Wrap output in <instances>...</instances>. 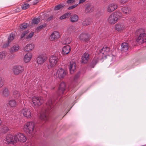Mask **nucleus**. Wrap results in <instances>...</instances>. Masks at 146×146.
Here are the masks:
<instances>
[{
	"label": "nucleus",
	"mask_w": 146,
	"mask_h": 146,
	"mask_svg": "<svg viewBox=\"0 0 146 146\" xmlns=\"http://www.w3.org/2000/svg\"><path fill=\"white\" fill-rule=\"evenodd\" d=\"M47 109L44 111H42L40 114L38 123L43 124L48 120L49 112L52 111V109L53 107V102L51 98H49L46 103Z\"/></svg>",
	"instance_id": "f257e3e1"
},
{
	"label": "nucleus",
	"mask_w": 146,
	"mask_h": 146,
	"mask_svg": "<svg viewBox=\"0 0 146 146\" xmlns=\"http://www.w3.org/2000/svg\"><path fill=\"white\" fill-rule=\"evenodd\" d=\"M135 33L137 35H139L136 40L137 42L142 44L146 42V36L144 29L141 28L137 30Z\"/></svg>",
	"instance_id": "f03ea898"
},
{
	"label": "nucleus",
	"mask_w": 146,
	"mask_h": 146,
	"mask_svg": "<svg viewBox=\"0 0 146 146\" xmlns=\"http://www.w3.org/2000/svg\"><path fill=\"white\" fill-rule=\"evenodd\" d=\"M121 16V13L119 12H115L111 13L109 16L108 19V23L111 25L116 23L119 17Z\"/></svg>",
	"instance_id": "7ed1b4c3"
},
{
	"label": "nucleus",
	"mask_w": 146,
	"mask_h": 146,
	"mask_svg": "<svg viewBox=\"0 0 146 146\" xmlns=\"http://www.w3.org/2000/svg\"><path fill=\"white\" fill-rule=\"evenodd\" d=\"M59 62V58L57 56L52 55L49 58V64L48 68L50 69L54 67Z\"/></svg>",
	"instance_id": "20e7f679"
},
{
	"label": "nucleus",
	"mask_w": 146,
	"mask_h": 146,
	"mask_svg": "<svg viewBox=\"0 0 146 146\" xmlns=\"http://www.w3.org/2000/svg\"><path fill=\"white\" fill-rule=\"evenodd\" d=\"M35 127L34 122L31 121L27 122L24 126V129L26 133L32 135Z\"/></svg>",
	"instance_id": "39448f33"
},
{
	"label": "nucleus",
	"mask_w": 146,
	"mask_h": 146,
	"mask_svg": "<svg viewBox=\"0 0 146 146\" xmlns=\"http://www.w3.org/2000/svg\"><path fill=\"white\" fill-rule=\"evenodd\" d=\"M32 106L35 108H37L43 102L41 98L34 96L32 98Z\"/></svg>",
	"instance_id": "423d86ee"
},
{
	"label": "nucleus",
	"mask_w": 146,
	"mask_h": 146,
	"mask_svg": "<svg viewBox=\"0 0 146 146\" xmlns=\"http://www.w3.org/2000/svg\"><path fill=\"white\" fill-rule=\"evenodd\" d=\"M17 139L15 137V135L13 136L10 134L7 135L5 138V140L7 141V143L12 144H13L17 142Z\"/></svg>",
	"instance_id": "0eeeda50"
},
{
	"label": "nucleus",
	"mask_w": 146,
	"mask_h": 146,
	"mask_svg": "<svg viewBox=\"0 0 146 146\" xmlns=\"http://www.w3.org/2000/svg\"><path fill=\"white\" fill-rule=\"evenodd\" d=\"M66 75V71L63 69H58L57 72L54 73V76L55 78H58L60 79L63 78Z\"/></svg>",
	"instance_id": "6e6552de"
},
{
	"label": "nucleus",
	"mask_w": 146,
	"mask_h": 146,
	"mask_svg": "<svg viewBox=\"0 0 146 146\" xmlns=\"http://www.w3.org/2000/svg\"><path fill=\"white\" fill-rule=\"evenodd\" d=\"M24 70V67L19 65L14 66L13 68V72L14 74L15 75H18L20 74H21L23 72Z\"/></svg>",
	"instance_id": "1a4fd4ad"
},
{
	"label": "nucleus",
	"mask_w": 146,
	"mask_h": 146,
	"mask_svg": "<svg viewBox=\"0 0 146 146\" xmlns=\"http://www.w3.org/2000/svg\"><path fill=\"white\" fill-rule=\"evenodd\" d=\"M110 50V48L107 47H103L100 50V54L102 55V58L104 59L108 56L109 52Z\"/></svg>",
	"instance_id": "9d476101"
},
{
	"label": "nucleus",
	"mask_w": 146,
	"mask_h": 146,
	"mask_svg": "<svg viewBox=\"0 0 146 146\" xmlns=\"http://www.w3.org/2000/svg\"><path fill=\"white\" fill-rule=\"evenodd\" d=\"M15 36V35L14 33H11L10 35L8 37V41L7 43H5L3 44L2 47L3 48H5L8 47L11 41L13 40Z\"/></svg>",
	"instance_id": "9b49d317"
},
{
	"label": "nucleus",
	"mask_w": 146,
	"mask_h": 146,
	"mask_svg": "<svg viewBox=\"0 0 146 146\" xmlns=\"http://www.w3.org/2000/svg\"><path fill=\"white\" fill-rule=\"evenodd\" d=\"M15 137L17 139V142L20 141L25 142L27 140L26 137L23 134L20 133L15 134Z\"/></svg>",
	"instance_id": "f8f14e48"
},
{
	"label": "nucleus",
	"mask_w": 146,
	"mask_h": 146,
	"mask_svg": "<svg viewBox=\"0 0 146 146\" xmlns=\"http://www.w3.org/2000/svg\"><path fill=\"white\" fill-rule=\"evenodd\" d=\"M0 93L2 96L4 97H7L10 94L9 90L7 87L3 88L1 90Z\"/></svg>",
	"instance_id": "ddd939ff"
},
{
	"label": "nucleus",
	"mask_w": 146,
	"mask_h": 146,
	"mask_svg": "<svg viewBox=\"0 0 146 146\" xmlns=\"http://www.w3.org/2000/svg\"><path fill=\"white\" fill-rule=\"evenodd\" d=\"M90 58L89 54L87 52H85L82 55L81 58V62L83 63H86Z\"/></svg>",
	"instance_id": "4468645a"
},
{
	"label": "nucleus",
	"mask_w": 146,
	"mask_h": 146,
	"mask_svg": "<svg viewBox=\"0 0 146 146\" xmlns=\"http://www.w3.org/2000/svg\"><path fill=\"white\" fill-rule=\"evenodd\" d=\"M117 7V5L116 3H112L109 5L107 8V11L109 13L111 12Z\"/></svg>",
	"instance_id": "2eb2a0df"
},
{
	"label": "nucleus",
	"mask_w": 146,
	"mask_h": 146,
	"mask_svg": "<svg viewBox=\"0 0 146 146\" xmlns=\"http://www.w3.org/2000/svg\"><path fill=\"white\" fill-rule=\"evenodd\" d=\"M21 112L24 116L27 118H30L31 116V113L30 110L27 108L23 109L21 111Z\"/></svg>",
	"instance_id": "dca6fc26"
},
{
	"label": "nucleus",
	"mask_w": 146,
	"mask_h": 146,
	"mask_svg": "<svg viewBox=\"0 0 146 146\" xmlns=\"http://www.w3.org/2000/svg\"><path fill=\"white\" fill-rule=\"evenodd\" d=\"M76 63L73 61L70 62L68 66L71 74H73L75 71L76 69Z\"/></svg>",
	"instance_id": "f3484780"
},
{
	"label": "nucleus",
	"mask_w": 146,
	"mask_h": 146,
	"mask_svg": "<svg viewBox=\"0 0 146 146\" xmlns=\"http://www.w3.org/2000/svg\"><path fill=\"white\" fill-rule=\"evenodd\" d=\"M66 89V85L65 83L64 82H61L59 88L58 93H59V94L61 95L63 94Z\"/></svg>",
	"instance_id": "a211bd4d"
},
{
	"label": "nucleus",
	"mask_w": 146,
	"mask_h": 146,
	"mask_svg": "<svg viewBox=\"0 0 146 146\" xmlns=\"http://www.w3.org/2000/svg\"><path fill=\"white\" fill-rule=\"evenodd\" d=\"M89 36L88 34L82 33L80 35L79 39L82 41L86 42L88 40Z\"/></svg>",
	"instance_id": "6ab92c4d"
},
{
	"label": "nucleus",
	"mask_w": 146,
	"mask_h": 146,
	"mask_svg": "<svg viewBox=\"0 0 146 146\" xmlns=\"http://www.w3.org/2000/svg\"><path fill=\"white\" fill-rule=\"evenodd\" d=\"M59 37V33L57 31L54 32L50 35V39L51 40H53L56 39Z\"/></svg>",
	"instance_id": "aec40b11"
},
{
	"label": "nucleus",
	"mask_w": 146,
	"mask_h": 146,
	"mask_svg": "<svg viewBox=\"0 0 146 146\" xmlns=\"http://www.w3.org/2000/svg\"><path fill=\"white\" fill-rule=\"evenodd\" d=\"M34 47V45L33 44H28L24 47V50L25 51L29 52L31 51L33 49Z\"/></svg>",
	"instance_id": "412c9836"
},
{
	"label": "nucleus",
	"mask_w": 146,
	"mask_h": 146,
	"mask_svg": "<svg viewBox=\"0 0 146 146\" xmlns=\"http://www.w3.org/2000/svg\"><path fill=\"white\" fill-rule=\"evenodd\" d=\"M82 24L84 26H87L90 24L92 23V18H88L82 21Z\"/></svg>",
	"instance_id": "4be33fe9"
},
{
	"label": "nucleus",
	"mask_w": 146,
	"mask_h": 146,
	"mask_svg": "<svg viewBox=\"0 0 146 146\" xmlns=\"http://www.w3.org/2000/svg\"><path fill=\"white\" fill-rule=\"evenodd\" d=\"M32 55L31 53H27L25 56L24 60L27 63L28 62L31 60Z\"/></svg>",
	"instance_id": "5701e85b"
},
{
	"label": "nucleus",
	"mask_w": 146,
	"mask_h": 146,
	"mask_svg": "<svg viewBox=\"0 0 146 146\" xmlns=\"http://www.w3.org/2000/svg\"><path fill=\"white\" fill-rule=\"evenodd\" d=\"M125 26L123 23H117L115 26V29L117 31H121L124 29Z\"/></svg>",
	"instance_id": "b1692460"
},
{
	"label": "nucleus",
	"mask_w": 146,
	"mask_h": 146,
	"mask_svg": "<svg viewBox=\"0 0 146 146\" xmlns=\"http://www.w3.org/2000/svg\"><path fill=\"white\" fill-rule=\"evenodd\" d=\"M70 51V47L69 45H66L64 46L62 49L63 53L64 54H68Z\"/></svg>",
	"instance_id": "393cba45"
},
{
	"label": "nucleus",
	"mask_w": 146,
	"mask_h": 146,
	"mask_svg": "<svg viewBox=\"0 0 146 146\" xmlns=\"http://www.w3.org/2000/svg\"><path fill=\"white\" fill-rule=\"evenodd\" d=\"M121 50L124 52H126L128 49L129 47L128 44L126 42H123L121 45Z\"/></svg>",
	"instance_id": "a878e982"
},
{
	"label": "nucleus",
	"mask_w": 146,
	"mask_h": 146,
	"mask_svg": "<svg viewBox=\"0 0 146 146\" xmlns=\"http://www.w3.org/2000/svg\"><path fill=\"white\" fill-rule=\"evenodd\" d=\"M94 10V7L90 5H88L85 9V12L86 13H90L93 11Z\"/></svg>",
	"instance_id": "bb28decb"
},
{
	"label": "nucleus",
	"mask_w": 146,
	"mask_h": 146,
	"mask_svg": "<svg viewBox=\"0 0 146 146\" xmlns=\"http://www.w3.org/2000/svg\"><path fill=\"white\" fill-rule=\"evenodd\" d=\"M121 10L124 14H129L131 11L130 8L127 7H123L121 8Z\"/></svg>",
	"instance_id": "cd10ccee"
},
{
	"label": "nucleus",
	"mask_w": 146,
	"mask_h": 146,
	"mask_svg": "<svg viewBox=\"0 0 146 146\" xmlns=\"http://www.w3.org/2000/svg\"><path fill=\"white\" fill-rule=\"evenodd\" d=\"M19 49V46L18 44H16L14 45L10 49V52L13 53L14 52L17 51Z\"/></svg>",
	"instance_id": "c85d7f7f"
},
{
	"label": "nucleus",
	"mask_w": 146,
	"mask_h": 146,
	"mask_svg": "<svg viewBox=\"0 0 146 146\" xmlns=\"http://www.w3.org/2000/svg\"><path fill=\"white\" fill-rule=\"evenodd\" d=\"M78 19V16L76 14L72 15L71 16L70 20L72 22H76Z\"/></svg>",
	"instance_id": "c756f323"
},
{
	"label": "nucleus",
	"mask_w": 146,
	"mask_h": 146,
	"mask_svg": "<svg viewBox=\"0 0 146 146\" xmlns=\"http://www.w3.org/2000/svg\"><path fill=\"white\" fill-rule=\"evenodd\" d=\"M45 61V59L42 56H39L37 58V62L38 64H41Z\"/></svg>",
	"instance_id": "7c9ffc66"
},
{
	"label": "nucleus",
	"mask_w": 146,
	"mask_h": 146,
	"mask_svg": "<svg viewBox=\"0 0 146 146\" xmlns=\"http://www.w3.org/2000/svg\"><path fill=\"white\" fill-rule=\"evenodd\" d=\"M98 58H94L92 60L90 66L91 68H94L95 66L98 62Z\"/></svg>",
	"instance_id": "2f4dec72"
},
{
	"label": "nucleus",
	"mask_w": 146,
	"mask_h": 146,
	"mask_svg": "<svg viewBox=\"0 0 146 146\" xmlns=\"http://www.w3.org/2000/svg\"><path fill=\"white\" fill-rule=\"evenodd\" d=\"M65 6V5L63 4H60L56 5L54 7V9L58 11L62 9Z\"/></svg>",
	"instance_id": "473e14b6"
},
{
	"label": "nucleus",
	"mask_w": 146,
	"mask_h": 146,
	"mask_svg": "<svg viewBox=\"0 0 146 146\" xmlns=\"http://www.w3.org/2000/svg\"><path fill=\"white\" fill-rule=\"evenodd\" d=\"M71 38H70L68 37L63 40L62 42L63 44H69L71 42Z\"/></svg>",
	"instance_id": "72a5a7b5"
},
{
	"label": "nucleus",
	"mask_w": 146,
	"mask_h": 146,
	"mask_svg": "<svg viewBox=\"0 0 146 146\" xmlns=\"http://www.w3.org/2000/svg\"><path fill=\"white\" fill-rule=\"evenodd\" d=\"M13 96L15 99H18L20 98L21 95L18 91L14 90L13 92Z\"/></svg>",
	"instance_id": "f704fd0d"
},
{
	"label": "nucleus",
	"mask_w": 146,
	"mask_h": 146,
	"mask_svg": "<svg viewBox=\"0 0 146 146\" xmlns=\"http://www.w3.org/2000/svg\"><path fill=\"white\" fill-rule=\"evenodd\" d=\"M9 130L8 125H3L2 127L1 130L2 132L5 133L7 132Z\"/></svg>",
	"instance_id": "c9c22d12"
},
{
	"label": "nucleus",
	"mask_w": 146,
	"mask_h": 146,
	"mask_svg": "<svg viewBox=\"0 0 146 146\" xmlns=\"http://www.w3.org/2000/svg\"><path fill=\"white\" fill-rule=\"evenodd\" d=\"M70 13H66L62 16H61L60 17V20H62L67 18H68L70 16Z\"/></svg>",
	"instance_id": "e433bc0d"
},
{
	"label": "nucleus",
	"mask_w": 146,
	"mask_h": 146,
	"mask_svg": "<svg viewBox=\"0 0 146 146\" xmlns=\"http://www.w3.org/2000/svg\"><path fill=\"white\" fill-rule=\"evenodd\" d=\"M40 18L39 17L38 18L35 17L32 20V24H38L39 22Z\"/></svg>",
	"instance_id": "4c0bfd02"
},
{
	"label": "nucleus",
	"mask_w": 146,
	"mask_h": 146,
	"mask_svg": "<svg viewBox=\"0 0 146 146\" xmlns=\"http://www.w3.org/2000/svg\"><path fill=\"white\" fill-rule=\"evenodd\" d=\"M9 104L11 107H14L16 106L17 102L15 100H12L9 102Z\"/></svg>",
	"instance_id": "58836bf2"
},
{
	"label": "nucleus",
	"mask_w": 146,
	"mask_h": 146,
	"mask_svg": "<svg viewBox=\"0 0 146 146\" xmlns=\"http://www.w3.org/2000/svg\"><path fill=\"white\" fill-rule=\"evenodd\" d=\"M106 58H108L111 60V61L113 63L115 60V56L111 54V55H108V56Z\"/></svg>",
	"instance_id": "ea45409f"
},
{
	"label": "nucleus",
	"mask_w": 146,
	"mask_h": 146,
	"mask_svg": "<svg viewBox=\"0 0 146 146\" xmlns=\"http://www.w3.org/2000/svg\"><path fill=\"white\" fill-rule=\"evenodd\" d=\"M46 26V23H44L38 27L36 28V30L37 32H39L42 29L44 28Z\"/></svg>",
	"instance_id": "a19ab883"
},
{
	"label": "nucleus",
	"mask_w": 146,
	"mask_h": 146,
	"mask_svg": "<svg viewBox=\"0 0 146 146\" xmlns=\"http://www.w3.org/2000/svg\"><path fill=\"white\" fill-rule=\"evenodd\" d=\"M6 56V53L5 51L0 52V60H2L5 58Z\"/></svg>",
	"instance_id": "79ce46f5"
},
{
	"label": "nucleus",
	"mask_w": 146,
	"mask_h": 146,
	"mask_svg": "<svg viewBox=\"0 0 146 146\" xmlns=\"http://www.w3.org/2000/svg\"><path fill=\"white\" fill-rule=\"evenodd\" d=\"M27 26L28 24L27 23H23L19 27L21 31H23L27 27Z\"/></svg>",
	"instance_id": "37998d69"
},
{
	"label": "nucleus",
	"mask_w": 146,
	"mask_h": 146,
	"mask_svg": "<svg viewBox=\"0 0 146 146\" xmlns=\"http://www.w3.org/2000/svg\"><path fill=\"white\" fill-rule=\"evenodd\" d=\"M34 34V32L31 31L30 34L26 36V38L27 39L29 40L33 36Z\"/></svg>",
	"instance_id": "c03bdc74"
},
{
	"label": "nucleus",
	"mask_w": 146,
	"mask_h": 146,
	"mask_svg": "<svg viewBox=\"0 0 146 146\" xmlns=\"http://www.w3.org/2000/svg\"><path fill=\"white\" fill-rule=\"evenodd\" d=\"M30 7V5L28 3H25L23 4L21 6L22 9L23 10H25Z\"/></svg>",
	"instance_id": "a18cd8bd"
},
{
	"label": "nucleus",
	"mask_w": 146,
	"mask_h": 146,
	"mask_svg": "<svg viewBox=\"0 0 146 146\" xmlns=\"http://www.w3.org/2000/svg\"><path fill=\"white\" fill-rule=\"evenodd\" d=\"M4 80L3 78L0 77V88H1L4 85Z\"/></svg>",
	"instance_id": "49530a36"
},
{
	"label": "nucleus",
	"mask_w": 146,
	"mask_h": 146,
	"mask_svg": "<svg viewBox=\"0 0 146 146\" xmlns=\"http://www.w3.org/2000/svg\"><path fill=\"white\" fill-rule=\"evenodd\" d=\"M80 72H78L77 74L75 75L74 78V80L76 81L80 76Z\"/></svg>",
	"instance_id": "de8ad7c7"
},
{
	"label": "nucleus",
	"mask_w": 146,
	"mask_h": 146,
	"mask_svg": "<svg viewBox=\"0 0 146 146\" xmlns=\"http://www.w3.org/2000/svg\"><path fill=\"white\" fill-rule=\"evenodd\" d=\"M4 113L5 117H8L12 113L11 112H8L7 110H6L5 111Z\"/></svg>",
	"instance_id": "09e8293b"
},
{
	"label": "nucleus",
	"mask_w": 146,
	"mask_h": 146,
	"mask_svg": "<svg viewBox=\"0 0 146 146\" xmlns=\"http://www.w3.org/2000/svg\"><path fill=\"white\" fill-rule=\"evenodd\" d=\"M78 5V4H75L74 5H73L72 6H70L68 8V10H70L74 8H75Z\"/></svg>",
	"instance_id": "8fccbe9b"
},
{
	"label": "nucleus",
	"mask_w": 146,
	"mask_h": 146,
	"mask_svg": "<svg viewBox=\"0 0 146 146\" xmlns=\"http://www.w3.org/2000/svg\"><path fill=\"white\" fill-rule=\"evenodd\" d=\"M75 2V0H68L67 1L66 3L68 4H71L74 3Z\"/></svg>",
	"instance_id": "3c124183"
},
{
	"label": "nucleus",
	"mask_w": 146,
	"mask_h": 146,
	"mask_svg": "<svg viewBox=\"0 0 146 146\" xmlns=\"http://www.w3.org/2000/svg\"><path fill=\"white\" fill-rule=\"evenodd\" d=\"M53 16L51 15L47 19V21H50L52 19H53Z\"/></svg>",
	"instance_id": "603ef678"
},
{
	"label": "nucleus",
	"mask_w": 146,
	"mask_h": 146,
	"mask_svg": "<svg viewBox=\"0 0 146 146\" xmlns=\"http://www.w3.org/2000/svg\"><path fill=\"white\" fill-rule=\"evenodd\" d=\"M120 3H124L127 2V0H119Z\"/></svg>",
	"instance_id": "864d4df0"
},
{
	"label": "nucleus",
	"mask_w": 146,
	"mask_h": 146,
	"mask_svg": "<svg viewBox=\"0 0 146 146\" xmlns=\"http://www.w3.org/2000/svg\"><path fill=\"white\" fill-rule=\"evenodd\" d=\"M25 36V34H24V33H23L21 35V39H22L23 38V37Z\"/></svg>",
	"instance_id": "5fc2aeb1"
},
{
	"label": "nucleus",
	"mask_w": 146,
	"mask_h": 146,
	"mask_svg": "<svg viewBox=\"0 0 146 146\" xmlns=\"http://www.w3.org/2000/svg\"><path fill=\"white\" fill-rule=\"evenodd\" d=\"M86 0H79V4H80L81 3H83Z\"/></svg>",
	"instance_id": "6e6d98bb"
},
{
	"label": "nucleus",
	"mask_w": 146,
	"mask_h": 146,
	"mask_svg": "<svg viewBox=\"0 0 146 146\" xmlns=\"http://www.w3.org/2000/svg\"><path fill=\"white\" fill-rule=\"evenodd\" d=\"M39 0H35V1L33 2V5H35L38 2Z\"/></svg>",
	"instance_id": "4d7b16f0"
},
{
	"label": "nucleus",
	"mask_w": 146,
	"mask_h": 146,
	"mask_svg": "<svg viewBox=\"0 0 146 146\" xmlns=\"http://www.w3.org/2000/svg\"><path fill=\"white\" fill-rule=\"evenodd\" d=\"M29 31H25L23 33L25 34V35L26 34H27L29 33Z\"/></svg>",
	"instance_id": "13d9d810"
},
{
	"label": "nucleus",
	"mask_w": 146,
	"mask_h": 146,
	"mask_svg": "<svg viewBox=\"0 0 146 146\" xmlns=\"http://www.w3.org/2000/svg\"><path fill=\"white\" fill-rule=\"evenodd\" d=\"M1 123H2V121H1V119H0V125L1 124Z\"/></svg>",
	"instance_id": "bf43d9fd"
},
{
	"label": "nucleus",
	"mask_w": 146,
	"mask_h": 146,
	"mask_svg": "<svg viewBox=\"0 0 146 146\" xmlns=\"http://www.w3.org/2000/svg\"><path fill=\"white\" fill-rule=\"evenodd\" d=\"M32 0H28L27 1H31Z\"/></svg>",
	"instance_id": "052dcab7"
}]
</instances>
